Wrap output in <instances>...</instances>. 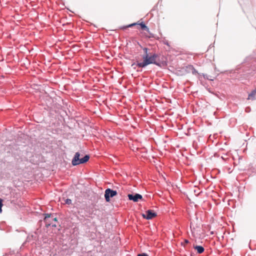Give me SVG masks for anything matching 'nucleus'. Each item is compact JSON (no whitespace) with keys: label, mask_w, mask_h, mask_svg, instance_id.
Returning a JSON list of instances; mask_svg holds the SVG:
<instances>
[{"label":"nucleus","mask_w":256,"mask_h":256,"mask_svg":"<svg viewBox=\"0 0 256 256\" xmlns=\"http://www.w3.org/2000/svg\"><path fill=\"white\" fill-rule=\"evenodd\" d=\"M158 57V55L156 54L150 56L148 54H144L142 56L143 62H138L136 66L139 68H144L146 66L154 64L156 66H159V64L156 62V59Z\"/></svg>","instance_id":"1"},{"label":"nucleus","mask_w":256,"mask_h":256,"mask_svg":"<svg viewBox=\"0 0 256 256\" xmlns=\"http://www.w3.org/2000/svg\"><path fill=\"white\" fill-rule=\"evenodd\" d=\"M80 154L76 152L72 161V164L73 166H77L81 164H84L88 162L90 158L88 155H85L83 158H80Z\"/></svg>","instance_id":"2"},{"label":"nucleus","mask_w":256,"mask_h":256,"mask_svg":"<svg viewBox=\"0 0 256 256\" xmlns=\"http://www.w3.org/2000/svg\"><path fill=\"white\" fill-rule=\"evenodd\" d=\"M44 222L46 227L49 226L56 227V222H57V218L51 214H46L44 217Z\"/></svg>","instance_id":"3"},{"label":"nucleus","mask_w":256,"mask_h":256,"mask_svg":"<svg viewBox=\"0 0 256 256\" xmlns=\"http://www.w3.org/2000/svg\"><path fill=\"white\" fill-rule=\"evenodd\" d=\"M117 194V192L116 190H112L110 188H107L105 190L104 193V198L106 200L107 202H110V198H113Z\"/></svg>","instance_id":"4"},{"label":"nucleus","mask_w":256,"mask_h":256,"mask_svg":"<svg viewBox=\"0 0 256 256\" xmlns=\"http://www.w3.org/2000/svg\"><path fill=\"white\" fill-rule=\"evenodd\" d=\"M128 196L130 200L134 202H137L142 198V196L139 194H128Z\"/></svg>","instance_id":"5"},{"label":"nucleus","mask_w":256,"mask_h":256,"mask_svg":"<svg viewBox=\"0 0 256 256\" xmlns=\"http://www.w3.org/2000/svg\"><path fill=\"white\" fill-rule=\"evenodd\" d=\"M156 216L155 212L151 210H148L146 212V214H143L142 216L147 220H150Z\"/></svg>","instance_id":"6"},{"label":"nucleus","mask_w":256,"mask_h":256,"mask_svg":"<svg viewBox=\"0 0 256 256\" xmlns=\"http://www.w3.org/2000/svg\"><path fill=\"white\" fill-rule=\"evenodd\" d=\"M256 89L254 90L252 92L248 94V99L249 100H254L256 98Z\"/></svg>","instance_id":"7"},{"label":"nucleus","mask_w":256,"mask_h":256,"mask_svg":"<svg viewBox=\"0 0 256 256\" xmlns=\"http://www.w3.org/2000/svg\"><path fill=\"white\" fill-rule=\"evenodd\" d=\"M194 249L197 250L198 254H202L204 252V248L203 246H196L194 247Z\"/></svg>","instance_id":"8"},{"label":"nucleus","mask_w":256,"mask_h":256,"mask_svg":"<svg viewBox=\"0 0 256 256\" xmlns=\"http://www.w3.org/2000/svg\"><path fill=\"white\" fill-rule=\"evenodd\" d=\"M36 238V236H34L33 234L28 236L27 237L26 241L28 242H30L32 240H33L34 238Z\"/></svg>","instance_id":"9"},{"label":"nucleus","mask_w":256,"mask_h":256,"mask_svg":"<svg viewBox=\"0 0 256 256\" xmlns=\"http://www.w3.org/2000/svg\"><path fill=\"white\" fill-rule=\"evenodd\" d=\"M140 25L142 30H146L148 32L149 30V28L143 22L140 24Z\"/></svg>","instance_id":"10"},{"label":"nucleus","mask_w":256,"mask_h":256,"mask_svg":"<svg viewBox=\"0 0 256 256\" xmlns=\"http://www.w3.org/2000/svg\"><path fill=\"white\" fill-rule=\"evenodd\" d=\"M136 23H133V24H129V25H128V26H124L122 27V29H126V28H130V27H132V26H135V25H136Z\"/></svg>","instance_id":"11"},{"label":"nucleus","mask_w":256,"mask_h":256,"mask_svg":"<svg viewBox=\"0 0 256 256\" xmlns=\"http://www.w3.org/2000/svg\"><path fill=\"white\" fill-rule=\"evenodd\" d=\"M65 202L66 204H72V200L70 199L67 198Z\"/></svg>","instance_id":"12"},{"label":"nucleus","mask_w":256,"mask_h":256,"mask_svg":"<svg viewBox=\"0 0 256 256\" xmlns=\"http://www.w3.org/2000/svg\"><path fill=\"white\" fill-rule=\"evenodd\" d=\"M143 50L145 53L144 54H148V49L146 48H143Z\"/></svg>","instance_id":"13"},{"label":"nucleus","mask_w":256,"mask_h":256,"mask_svg":"<svg viewBox=\"0 0 256 256\" xmlns=\"http://www.w3.org/2000/svg\"><path fill=\"white\" fill-rule=\"evenodd\" d=\"M137 256H148L147 254L145 253L138 254Z\"/></svg>","instance_id":"14"},{"label":"nucleus","mask_w":256,"mask_h":256,"mask_svg":"<svg viewBox=\"0 0 256 256\" xmlns=\"http://www.w3.org/2000/svg\"><path fill=\"white\" fill-rule=\"evenodd\" d=\"M3 206L2 204V200L0 198V206L2 207Z\"/></svg>","instance_id":"15"},{"label":"nucleus","mask_w":256,"mask_h":256,"mask_svg":"<svg viewBox=\"0 0 256 256\" xmlns=\"http://www.w3.org/2000/svg\"><path fill=\"white\" fill-rule=\"evenodd\" d=\"M164 44H165L168 45V42H164Z\"/></svg>","instance_id":"16"},{"label":"nucleus","mask_w":256,"mask_h":256,"mask_svg":"<svg viewBox=\"0 0 256 256\" xmlns=\"http://www.w3.org/2000/svg\"><path fill=\"white\" fill-rule=\"evenodd\" d=\"M2 207L0 206V213H1V212H2Z\"/></svg>","instance_id":"17"},{"label":"nucleus","mask_w":256,"mask_h":256,"mask_svg":"<svg viewBox=\"0 0 256 256\" xmlns=\"http://www.w3.org/2000/svg\"><path fill=\"white\" fill-rule=\"evenodd\" d=\"M194 72H196V70L195 69H194V71L192 72V73L194 74Z\"/></svg>","instance_id":"18"},{"label":"nucleus","mask_w":256,"mask_h":256,"mask_svg":"<svg viewBox=\"0 0 256 256\" xmlns=\"http://www.w3.org/2000/svg\"><path fill=\"white\" fill-rule=\"evenodd\" d=\"M185 242H186V243H188V240H185Z\"/></svg>","instance_id":"19"},{"label":"nucleus","mask_w":256,"mask_h":256,"mask_svg":"<svg viewBox=\"0 0 256 256\" xmlns=\"http://www.w3.org/2000/svg\"><path fill=\"white\" fill-rule=\"evenodd\" d=\"M204 78H206L208 79V78L207 77H206V76H204Z\"/></svg>","instance_id":"20"}]
</instances>
